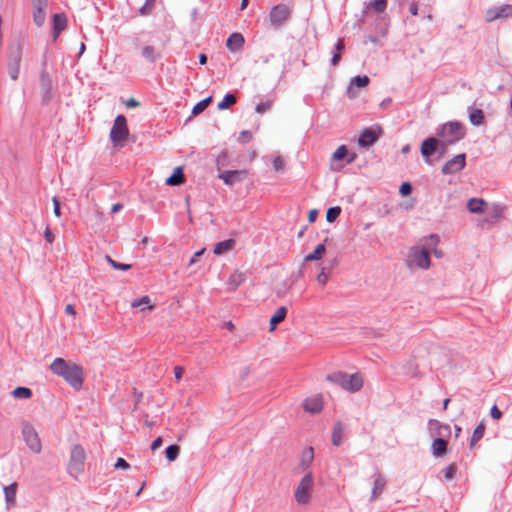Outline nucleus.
I'll list each match as a JSON object with an SVG mask.
<instances>
[{"label": "nucleus", "mask_w": 512, "mask_h": 512, "mask_svg": "<svg viewBox=\"0 0 512 512\" xmlns=\"http://www.w3.org/2000/svg\"><path fill=\"white\" fill-rule=\"evenodd\" d=\"M440 241L437 234L429 235L424 244L412 246L407 253L405 262L410 269L427 270L431 265L430 249Z\"/></svg>", "instance_id": "1"}, {"label": "nucleus", "mask_w": 512, "mask_h": 512, "mask_svg": "<svg viewBox=\"0 0 512 512\" xmlns=\"http://www.w3.org/2000/svg\"><path fill=\"white\" fill-rule=\"evenodd\" d=\"M50 370L65 381L74 389L79 390L83 384V370L77 364L66 361L63 358H56L50 365Z\"/></svg>", "instance_id": "2"}, {"label": "nucleus", "mask_w": 512, "mask_h": 512, "mask_svg": "<svg viewBox=\"0 0 512 512\" xmlns=\"http://www.w3.org/2000/svg\"><path fill=\"white\" fill-rule=\"evenodd\" d=\"M436 135L446 147L462 140L465 137V128L459 121H448L437 128Z\"/></svg>", "instance_id": "3"}, {"label": "nucleus", "mask_w": 512, "mask_h": 512, "mask_svg": "<svg viewBox=\"0 0 512 512\" xmlns=\"http://www.w3.org/2000/svg\"><path fill=\"white\" fill-rule=\"evenodd\" d=\"M326 380L350 393L358 392L363 386V377L360 373L347 374L337 371L326 375Z\"/></svg>", "instance_id": "4"}, {"label": "nucleus", "mask_w": 512, "mask_h": 512, "mask_svg": "<svg viewBox=\"0 0 512 512\" xmlns=\"http://www.w3.org/2000/svg\"><path fill=\"white\" fill-rule=\"evenodd\" d=\"M85 451L80 445H74L71 448L68 472L73 478H77L84 470Z\"/></svg>", "instance_id": "5"}, {"label": "nucleus", "mask_w": 512, "mask_h": 512, "mask_svg": "<svg viewBox=\"0 0 512 512\" xmlns=\"http://www.w3.org/2000/svg\"><path fill=\"white\" fill-rule=\"evenodd\" d=\"M21 434L23 441L26 443L28 448L33 453L39 454L42 450V444L39 435L33 425L27 421L22 422Z\"/></svg>", "instance_id": "6"}, {"label": "nucleus", "mask_w": 512, "mask_h": 512, "mask_svg": "<svg viewBox=\"0 0 512 512\" xmlns=\"http://www.w3.org/2000/svg\"><path fill=\"white\" fill-rule=\"evenodd\" d=\"M314 479L312 473H307L299 482L294 497L298 504H307L310 501Z\"/></svg>", "instance_id": "7"}, {"label": "nucleus", "mask_w": 512, "mask_h": 512, "mask_svg": "<svg viewBox=\"0 0 512 512\" xmlns=\"http://www.w3.org/2000/svg\"><path fill=\"white\" fill-rule=\"evenodd\" d=\"M22 60V48L21 46L15 45L10 47L7 62V71L10 78L16 81L20 73V63Z\"/></svg>", "instance_id": "8"}, {"label": "nucleus", "mask_w": 512, "mask_h": 512, "mask_svg": "<svg viewBox=\"0 0 512 512\" xmlns=\"http://www.w3.org/2000/svg\"><path fill=\"white\" fill-rule=\"evenodd\" d=\"M129 134V130L127 127L126 118L123 115H118L114 124L110 131V139L114 145H118L120 142L124 141Z\"/></svg>", "instance_id": "9"}, {"label": "nucleus", "mask_w": 512, "mask_h": 512, "mask_svg": "<svg viewBox=\"0 0 512 512\" xmlns=\"http://www.w3.org/2000/svg\"><path fill=\"white\" fill-rule=\"evenodd\" d=\"M291 14V9L285 4H278L274 6L269 13L270 25L274 29L281 28L288 20Z\"/></svg>", "instance_id": "10"}, {"label": "nucleus", "mask_w": 512, "mask_h": 512, "mask_svg": "<svg viewBox=\"0 0 512 512\" xmlns=\"http://www.w3.org/2000/svg\"><path fill=\"white\" fill-rule=\"evenodd\" d=\"M40 95L43 104H48L53 98V82L51 76L43 70L39 79Z\"/></svg>", "instance_id": "11"}, {"label": "nucleus", "mask_w": 512, "mask_h": 512, "mask_svg": "<svg viewBox=\"0 0 512 512\" xmlns=\"http://www.w3.org/2000/svg\"><path fill=\"white\" fill-rule=\"evenodd\" d=\"M466 164V154L461 153L447 161L442 167V173L444 175H451L461 171Z\"/></svg>", "instance_id": "12"}, {"label": "nucleus", "mask_w": 512, "mask_h": 512, "mask_svg": "<svg viewBox=\"0 0 512 512\" xmlns=\"http://www.w3.org/2000/svg\"><path fill=\"white\" fill-rule=\"evenodd\" d=\"M440 148L441 153L444 152L445 146L442 142L435 137H429L421 143V154L424 158L428 159Z\"/></svg>", "instance_id": "13"}, {"label": "nucleus", "mask_w": 512, "mask_h": 512, "mask_svg": "<svg viewBox=\"0 0 512 512\" xmlns=\"http://www.w3.org/2000/svg\"><path fill=\"white\" fill-rule=\"evenodd\" d=\"M512 11V5L503 4L501 6H494L486 10L485 21L490 23L500 18H506L510 16Z\"/></svg>", "instance_id": "14"}, {"label": "nucleus", "mask_w": 512, "mask_h": 512, "mask_svg": "<svg viewBox=\"0 0 512 512\" xmlns=\"http://www.w3.org/2000/svg\"><path fill=\"white\" fill-rule=\"evenodd\" d=\"M381 135V129L376 128H365L358 139V144L361 147H368L375 143Z\"/></svg>", "instance_id": "15"}, {"label": "nucleus", "mask_w": 512, "mask_h": 512, "mask_svg": "<svg viewBox=\"0 0 512 512\" xmlns=\"http://www.w3.org/2000/svg\"><path fill=\"white\" fill-rule=\"evenodd\" d=\"M428 425L431 435L435 436V438L445 439L446 437H449L451 434L450 426L442 424L438 420L430 419L428 421Z\"/></svg>", "instance_id": "16"}, {"label": "nucleus", "mask_w": 512, "mask_h": 512, "mask_svg": "<svg viewBox=\"0 0 512 512\" xmlns=\"http://www.w3.org/2000/svg\"><path fill=\"white\" fill-rule=\"evenodd\" d=\"M303 408L306 412L317 414L323 409V398L321 395H314L304 400Z\"/></svg>", "instance_id": "17"}, {"label": "nucleus", "mask_w": 512, "mask_h": 512, "mask_svg": "<svg viewBox=\"0 0 512 512\" xmlns=\"http://www.w3.org/2000/svg\"><path fill=\"white\" fill-rule=\"evenodd\" d=\"M373 478L374 481L370 501L376 500L382 494L386 485V480L380 473H375Z\"/></svg>", "instance_id": "18"}, {"label": "nucleus", "mask_w": 512, "mask_h": 512, "mask_svg": "<svg viewBox=\"0 0 512 512\" xmlns=\"http://www.w3.org/2000/svg\"><path fill=\"white\" fill-rule=\"evenodd\" d=\"M244 42L245 40L241 33H232L226 41V47L231 52H237L242 49Z\"/></svg>", "instance_id": "19"}, {"label": "nucleus", "mask_w": 512, "mask_h": 512, "mask_svg": "<svg viewBox=\"0 0 512 512\" xmlns=\"http://www.w3.org/2000/svg\"><path fill=\"white\" fill-rule=\"evenodd\" d=\"M448 442L443 438H435L431 444V453L434 457H441L447 453Z\"/></svg>", "instance_id": "20"}, {"label": "nucleus", "mask_w": 512, "mask_h": 512, "mask_svg": "<svg viewBox=\"0 0 512 512\" xmlns=\"http://www.w3.org/2000/svg\"><path fill=\"white\" fill-rule=\"evenodd\" d=\"M66 25L67 19L64 14H55L53 16V35L55 39L66 28Z\"/></svg>", "instance_id": "21"}, {"label": "nucleus", "mask_w": 512, "mask_h": 512, "mask_svg": "<svg viewBox=\"0 0 512 512\" xmlns=\"http://www.w3.org/2000/svg\"><path fill=\"white\" fill-rule=\"evenodd\" d=\"M369 78L366 75L363 76H355L351 79L350 86L347 89V94L349 97H354L355 94L353 92V86H356L358 88L365 87L369 84Z\"/></svg>", "instance_id": "22"}, {"label": "nucleus", "mask_w": 512, "mask_h": 512, "mask_svg": "<svg viewBox=\"0 0 512 512\" xmlns=\"http://www.w3.org/2000/svg\"><path fill=\"white\" fill-rule=\"evenodd\" d=\"M486 202L483 199L471 198L467 202V209L474 214H481L485 211Z\"/></svg>", "instance_id": "23"}, {"label": "nucleus", "mask_w": 512, "mask_h": 512, "mask_svg": "<svg viewBox=\"0 0 512 512\" xmlns=\"http://www.w3.org/2000/svg\"><path fill=\"white\" fill-rule=\"evenodd\" d=\"M16 491H17L16 483H12V484L4 487L5 501H6V505H7L8 509L15 505Z\"/></svg>", "instance_id": "24"}, {"label": "nucleus", "mask_w": 512, "mask_h": 512, "mask_svg": "<svg viewBox=\"0 0 512 512\" xmlns=\"http://www.w3.org/2000/svg\"><path fill=\"white\" fill-rule=\"evenodd\" d=\"M141 55L150 63H154L157 59L161 57V53L157 51L154 46L151 45L144 46L141 50Z\"/></svg>", "instance_id": "25"}, {"label": "nucleus", "mask_w": 512, "mask_h": 512, "mask_svg": "<svg viewBox=\"0 0 512 512\" xmlns=\"http://www.w3.org/2000/svg\"><path fill=\"white\" fill-rule=\"evenodd\" d=\"M243 172L237 170H229L225 171L220 175V178L224 181L225 184L233 185L241 179V175Z\"/></svg>", "instance_id": "26"}, {"label": "nucleus", "mask_w": 512, "mask_h": 512, "mask_svg": "<svg viewBox=\"0 0 512 512\" xmlns=\"http://www.w3.org/2000/svg\"><path fill=\"white\" fill-rule=\"evenodd\" d=\"M33 7V21L36 26L41 27L46 19L47 6H32Z\"/></svg>", "instance_id": "27"}, {"label": "nucleus", "mask_w": 512, "mask_h": 512, "mask_svg": "<svg viewBox=\"0 0 512 512\" xmlns=\"http://www.w3.org/2000/svg\"><path fill=\"white\" fill-rule=\"evenodd\" d=\"M287 315V308L284 306L279 307L275 314L270 319V331H274L277 324L281 323Z\"/></svg>", "instance_id": "28"}, {"label": "nucleus", "mask_w": 512, "mask_h": 512, "mask_svg": "<svg viewBox=\"0 0 512 512\" xmlns=\"http://www.w3.org/2000/svg\"><path fill=\"white\" fill-rule=\"evenodd\" d=\"M469 120L472 125L480 126L484 123V113L481 109L469 108Z\"/></svg>", "instance_id": "29"}, {"label": "nucleus", "mask_w": 512, "mask_h": 512, "mask_svg": "<svg viewBox=\"0 0 512 512\" xmlns=\"http://www.w3.org/2000/svg\"><path fill=\"white\" fill-rule=\"evenodd\" d=\"M235 246V240L227 239L225 241L218 242L214 247V254L222 255L223 253L230 251Z\"/></svg>", "instance_id": "30"}, {"label": "nucleus", "mask_w": 512, "mask_h": 512, "mask_svg": "<svg viewBox=\"0 0 512 512\" xmlns=\"http://www.w3.org/2000/svg\"><path fill=\"white\" fill-rule=\"evenodd\" d=\"M184 182V175L181 167H177L173 174L166 179V184L176 186Z\"/></svg>", "instance_id": "31"}, {"label": "nucleus", "mask_w": 512, "mask_h": 512, "mask_svg": "<svg viewBox=\"0 0 512 512\" xmlns=\"http://www.w3.org/2000/svg\"><path fill=\"white\" fill-rule=\"evenodd\" d=\"M343 430L344 428L341 422L335 423L331 437L333 445L339 446L342 443Z\"/></svg>", "instance_id": "32"}, {"label": "nucleus", "mask_w": 512, "mask_h": 512, "mask_svg": "<svg viewBox=\"0 0 512 512\" xmlns=\"http://www.w3.org/2000/svg\"><path fill=\"white\" fill-rule=\"evenodd\" d=\"M325 251H326L325 244L324 243L318 244L312 253L305 256L304 260L307 262L319 260L322 258Z\"/></svg>", "instance_id": "33"}, {"label": "nucleus", "mask_w": 512, "mask_h": 512, "mask_svg": "<svg viewBox=\"0 0 512 512\" xmlns=\"http://www.w3.org/2000/svg\"><path fill=\"white\" fill-rule=\"evenodd\" d=\"M485 425L483 422L479 423L477 427L474 429L473 434L470 439V447H473L475 443H477L484 435Z\"/></svg>", "instance_id": "34"}, {"label": "nucleus", "mask_w": 512, "mask_h": 512, "mask_svg": "<svg viewBox=\"0 0 512 512\" xmlns=\"http://www.w3.org/2000/svg\"><path fill=\"white\" fill-rule=\"evenodd\" d=\"M236 97L233 94H226L224 98L218 103L217 108L219 110H225L229 108L231 105H234L236 103Z\"/></svg>", "instance_id": "35"}, {"label": "nucleus", "mask_w": 512, "mask_h": 512, "mask_svg": "<svg viewBox=\"0 0 512 512\" xmlns=\"http://www.w3.org/2000/svg\"><path fill=\"white\" fill-rule=\"evenodd\" d=\"M334 48H335L336 51L332 55L331 64L333 66H336L340 62V60H341V52L344 49V42H343V40L339 39Z\"/></svg>", "instance_id": "36"}, {"label": "nucleus", "mask_w": 512, "mask_h": 512, "mask_svg": "<svg viewBox=\"0 0 512 512\" xmlns=\"http://www.w3.org/2000/svg\"><path fill=\"white\" fill-rule=\"evenodd\" d=\"M132 307H141L142 311L150 310L152 309V306L150 305V298L148 296H143L139 299H135L131 303Z\"/></svg>", "instance_id": "37"}, {"label": "nucleus", "mask_w": 512, "mask_h": 512, "mask_svg": "<svg viewBox=\"0 0 512 512\" xmlns=\"http://www.w3.org/2000/svg\"><path fill=\"white\" fill-rule=\"evenodd\" d=\"M12 395L18 399H28L32 395V391L26 387H17L12 391Z\"/></svg>", "instance_id": "38"}, {"label": "nucleus", "mask_w": 512, "mask_h": 512, "mask_svg": "<svg viewBox=\"0 0 512 512\" xmlns=\"http://www.w3.org/2000/svg\"><path fill=\"white\" fill-rule=\"evenodd\" d=\"M212 100V97L209 96L203 100H201L200 102H198L192 109V114L193 115H198L200 114L201 112H203L207 107L208 105L210 104Z\"/></svg>", "instance_id": "39"}, {"label": "nucleus", "mask_w": 512, "mask_h": 512, "mask_svg": "<svg viewBox=\"0 0 512 512\" xmlns=\"http://www.w3.org/2000/svg\"><path fill=\"white\" fill-rule=\"evenodd\" d=\"M180 453V448L177 445H170L165 450V456L168 461L172 462L177 459Z\"/></svg>", "instance_id": "40"}, {"label": "nucleus", "mask_w": 512, "mask_h": 512, "mask_svg": "<svg viewBox=\"0 0 512 512\" xmlns=\"http://www.w3.org/2000/svg\"><path fill=\"white\" fill-rule=\"evenodd\" d=\"M340 213L341 208L339 206L330 207L326 212V220L332 223L339 217Z\"/></svg>", "instance_id": "41"}, {"label": "nucleus", "mask_w": 512, "mask_h": 512, "mask_svg": "<svg viewBox=\"0 0 512 512\" xmlns=\"http://www.w3.org/2000/svg\"><path fill=\"white\" fill-rule=\"evenodd\" d=\"M155 5V0H146L144 5L139 9L142 16H147L152 13Z\"/></svg>", "instance_id": "42"}, {"label": "nucleus", "mask_w": 512, "mask_h": 512, "mask_svg": "<svg viewBox=\"0 0 512 512\" xmlns=\"http://www.w3.org/2000/svg\"><path fill=\"white\" fill-rule=\"evenodd\" d=\"M244 281V275L242 273H234L229 278V285L236 289Z\"/></svg>", "instance_id": "43"}, {"label": "nucleus", "mask_w": 512, "mask_h": 512, "mask_svg": "<svg viewBox=\"0 0 512 512\" xmlns=\"http://www.w3.org/2000/svg\"><path fill=\"white\" fill-rule=\"evenodd\" d=\"M314 452L313 448L310 447L303 455L301 466L304 468H308L313 460Z\"/></svg>", "instance_id": "44"}, {"label": "nucleus", "mask_w": 512, "mask_h": 512, "mask_svg": "<svg viewBox=\"0 0 512 512\" xmlns=\"http://www.w3.org/2000/svg\"><path fill=\"white\" fill-rule=\"evenodd\" d=\"M106 260L108 263H110V265L114 268V269H118V270H123V271H127L131 268V265L130 264H123V263H118L116 262L115 260H113L110 256H106Z\"/></svg>", "instance_id": "45"}, {"label": "nucleus", "mask_w": 512, "mask_h": 512, "mask_svg": "<svg viewBox=\"0 0 512 512\" xmlns=\"http://www.w3.org/2000/svg\"><path fill=\"white\" fill-rule=\"evenodd\" d=\"M457 472V466L455 464L448 465L444 470V477L447 481L452 480Z\"/></svg>", "instance_id": "46"}, {"label": "nucleus", "mask_w": 512, "mask_h": 512, "mask_svg": "<svg viewBox=\"0 0 512 512\" xmlns=\"http://www.w3.org/2000/svg\"><path fill=\"white\" fill-rule=\"evenodd\" d=\"M347 152H348V150H347L346 146L341 145L333 153V159L342 160L346 157Z\"/></svg>", "instance_id": "47"}, {"label": "nucleus", "mask_w": 512, "mask_h": 512, "mask_svg": "<svg viewBox=\"0 0 512 512\" xmlns=\"http://www.w3.org/2000/svg\"><path fill=\"white\" fill-rule=\"evenodd\" d=\"M370 6L377 12H383L386 9V0H373Z\"/></svg>", "instance_id": "48"}, {"label": "nucleus", "mask_w": 512, "mask_h": 512, "mask_svg": "<svg viewBox=\"0 0 512 512\" xmlns=\"http://www.w3.org/2000/svg\"><path fill=\"white\" fill-rule=\"evenodd\" d=\"M272 106V102L271 101H265V102H261L259 103L255 110L257 113H264L266 111H268Z\"/></svg>", "instance_id": "49"}, {"label": "nucleus", "mask_w": 512, "mask_h": 512, "mask_svg": "<svg viewBox=\"0 0 512 512\" xmlns=\"http://www.w3.org/2000/svg\"><path fill=\"white\" fill-rule=\"evenodd\" d=\"M411 191H412V186L409 182H404L401 184L399 193L402 196H408L411 193Z\"/></svg>", "instance_id": "50"}, {"label": "nucleus", "mask_w": 512, "mask_h": 512, "mask_svg": "<svg viewBox=\"0 0 512 512\" xmlns=\"http://www.w3.org/2000/svg\"><path fill=\"white\" fill-rule=\"evenodd\" d=\"M114 467L116 469H124L127 470L130 468V464L123 458H118Z\"/></svg>", "instance_id": "51"}, {"label": "nucleus", "mask_w": 512, "mask_h": 512, "mask_svg": "<svg viewBox=\"0 0 512 512\" xmlns=\"http://www.w3.org/2000/svg\"><path fill=\"white\" fill-rule=\"evenodd\" d=\"M52 202H53V212L55 214L56 217H60L61 216V211H60V201L59 199L54 196L52 198Z\"/></svg>", "instance_id": "52"}, {"label": "nucleus", "mask_w": 512, "mask_h": 512, "mask_svg": "<svg viewBox=\"0 0 512 512\" xmlns=\"http://www.w3.org/2000/svg\"><path fill=\"white\" fill-rule=\"evenodd\" d=\"M252 138V134L247 131V130H244L240 133V136L238 138V140L242 143H246V142H249Z\"/></svg>", "instance_id": "53"}, {"label": "nucleus", "mask_w": 512, "mask_h": 512, "mask_svg": "<svg viewBox=\"0 0 512 512\" xmlns=\"http://www.w3.org/2000/svg\"><path fill=\"white\" fill-rule=\"evenodd\" d=\"M316 280L319 284L325 285L328 281V276L324 271V268L321 270V272L317 275Z\"/></svg>", "instance_id": "54"}, {"label": "nucleus", "mask_w": 512, "mask_h": 512, "mask_svg": "<svg viewBox=\"0 0 512 512\" xmlns=\"http://www.w3.org/2000/svg\"><path fill=\"white\" fill-rule=\"evenodd\" d=\"M284 167V161L282 160L281 157H275L274 160H273V168L276 170V171H280L282 170Z\"/></svg>", "instance_id": "55"}, {"label": "nucleus", "mask_w": 512, "mask_h": 512, "mask_svg": "<svg viewBox=\"0 0 512 512\" xmlns=\"http://www.w3.org/2000/svg\"><path fill=\"white\" fill-rule=\"evenodd\" d=\"M490 415L493 419L499 420L502 417V412L498 409L496 405L492 406Z\"/></svg>", "instance_id": "56"}, {"label": "nucleus", "mask_w": 512, "mask_h": 512, "mask_svg": "<svg viewBox=\"0 0 512 512\" xmlns=\"http://www.w3.org/2000/svg\"><path fill=\"white\" fill-rule=\"evenodd\" d=\"M44 237L46 239V241L48 243H52L54 241V235L53 233L51 232L50 228L49 227H46L45 231H44Z\"/></svg>", "instance_id": "57"}, {"label": "nucleus", "mask_w": 512, "mask_h": 512, "mask_svg": "<svg viewBox=\"0 0 512 512\" xmlns=\"http://www.w3.org/2000/svg\"><path fill=\"white\" fill-rule=\"evenodd\" d=\"M162 445V438L161 437H157L151 444V450L152 451H155L156 449H158L160 446Z\"/></svg>", "instance_id": "58"}, {"label": "nucleus", "mask_w": 512, "mask_h": 512, "mask_svg": "<svg viewBox=\"0 0 512 512\" xmlns=\"http://www.w3.org/2000/svg\"><path fill=\"white\" fill-rule=\"evenodd\" d=\"M183 372H184V369H183L181 366H176V367L174 368L175 378H176L177 380H180V379H181V377H182Z\"/></svg>", "instance_id": "59"}, {"label": "nucleus", "mask_w": 512, "mask_h": 512, "mask_svg": "<svg viewBox=\"0 0 512 512\" xmlns=\"http://www.w3.org/2000/svg\"><path fill=\"white\" fill-rule=\"evenodd\" d=\"M204 251H205V249H201L200 251H197L194 254V256L190 259L189 265L190 266L193 265L197 261L198 257H200L204 253Z\"/></svg>", "instance_id": "60"}, {"label": "nucleus", "mask_w": 512, "mask_h": 512, "mask_svg": "<svg viewBox=\"0 0 512 512\" xmlns=\"http://www.w3.org/2000/svg\"><path fill=\"white\" fill-rule=\"evenodd\" d=\"M125 104L128 108H135V107L139 106V102L137 100H135L134 98L128 99Z\"/></svg>", "instance_id": "61"}, {"label": "nucleus", "mask_w": 512, "mask_h": 512, "mask_svg": "<svg viewBox=\"0 0 512 512\" xmlns=\"http://www.w3.org/2000/svg\"><path fill=\"white\" fill-rule=\"evenodd\" d=\"M65 313L74 316L76 314L75 307L72 304H67L65 307Z\"/></svg>", "instance_id": "62"}, {"label": "nucleus", "mask_w": 512, "mask_h": 512, "mask_svg": "<svg viewBox=\"0 0 512 512\" xmlns=\"http://www.w3.org/2000/svg\"><path fill=\"white\" fill-rule=\"evenodd\" d=\"M430 253H433L436 258H442L443 257L442 250L437 249L436 246H433V248L430 249Z\"/></svg>", "instance_id": "63"}, {"label": "nucleus", "mask_w": 512, "mask_h": 512, "mask_svg": "<svg viewBox=\"0 0 512 512\" xmlns=\"http://www.w3.org/2000/svg\"><path fill=\"white\" fill-rule=\"evenodd\" d=\"M409 11L412 15L416 16L418 14V5L416 3H412L409 7Z\"/></svg>", "instance_id": "64"}]
</instances>
